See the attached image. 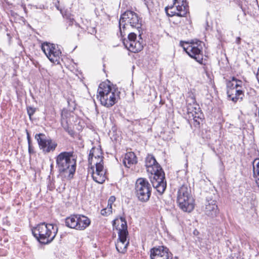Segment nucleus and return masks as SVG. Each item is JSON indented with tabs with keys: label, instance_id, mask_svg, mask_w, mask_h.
I'll return each mask as SVG.
<instances>
[{
	"label": "nucleus",
	"instance_id": "1",
	"mask_svg": "<svg viewBox=\"0 0 259 259\" xmlns=\"http://www.w3.org/2000/svg\"><path fill=\"white\" fill-rule=\"evenodd\" d=\"M145 166L147 171L151 174V182L159 194H162L166 188L165 174L160 165L153 155L148 154L146 158Z\"/></svg>",
	"mask_w": 259,
	"mask_h": 259
},
{
	"label": "nucleus",
	"instance_id": "2",
	"mask_svg": "<svg viewBox=\"0 0 259 259\" xmlns=\"http://www.w3.org/2000/svg\"><path fill=\"white\" fill-rule=\"evenodd\" d=\"M76 158L73 151L62 152L57 155L56 161L59 174L68 179H72L76 170Z\"/></svg>",
	"mask_w": 259,
	"mask_h": 259
},
{
	"label": "nucleus",
	"instance_id": "3",
	"mask_svg": "<svg viewBox=\"0 0 259 259\" xmlns=\"http://www.w3.org/2000/svg\"><path fill=\"white\" fill-rule=\"evenodd\" d=\"M128 24L132 28L137 29L139 33V36L141 39L142 18L132 11H126L121 14L119 21V31L121 37L125 35L126 30H129Z\"/></svg>",
	"mask_w": 259,
	"mask_h": 259
},
{
	"label": "nucleus",
	"instance_id": "4",
	"mask_svg": "<svg viewBox=\"0 0 259 259\" xmlns=\"http://www.w3.org/2000/svg\"><path fill=\"white\" fill-rule=\"evenodd\" d=\"M58 228L51 224L45 223L38 224L32 229L34 237L41 244H47L51 243L55 238Z\"/></svg>",
	"mask_w": 259,
	"mask_h": 259
},
{
	"label": "nucleus",
	"instance_id": "5",
	"mask_svg": "<svg viewBox=\"0 0 259 259\" xmlns=\"http://www.w3.org/2000/svg\"><path fill=\"white\" fill-rule=\"evenodd\" d=\"M177 203L184 211L190 212L194 208V199L191 194V188L187 185H183L178 190Z\"/></svg>",
	"mask_w": 259,
	"mask_h": 259
},
{
	"label": "nucleus",
	"instance_id": "6",
	"mask_svg": "<svg viewBox=\"0 0 259 259\" xmlns=\"http://www.w3.org/2000/svg\"><path fill=\"white\" fill-rule=\"evenodd\" d=\"M181 42V46L187 54L197 62L202 64L203 55L202 53L203 42L198 40H192L190 43Z\"/></svg>",
	"mask_w": 259,
	"mask_h": 259
},
{
	"label": "nucleus",
	"instance_id": "7",
	"mask_svg": "<svg viewBox=\"0 0 259 259\" xmlns=\"http://www.w3.org/2000/svg\"><path fill=\"white\" fill-rule=\"evenodd\" d=\"M152 187L146 178H138L135 183V195L141 202L148 201L151 194Z\"/></svg>",
	"mask_w": 259,
	"mask_h": 259
},
{
	"label": "nucleus",
	"instance_id": "8",
	"mask_svg": "<svg viewBox=\"0 0 259 259\" xmlns=\"http://www.w3.org/2000/svg\"><path fill=\"white\" fill-rule=\"evenodd\" d=\"M35 139L37 141L39 148L45 153L54 151L57 146V143L56 142L48 138L44 134H36Z\"/></svg>",
	"mask_w": 259,
	"mask_h": 259
},
{
	"label": "nucleus",
	"instance_id": "9",
	"mask_svg": "<svg viewBox=\"0 0 259 259\" xmlns=\"http://www.w3.org/2000/svg\"><path fill=\"white\" fill-rule=\"evenodd\" d=\"M41 50L48 58L53 63H58L61 52L53 44L45 42L41 44Z\"/></svg>",
	"mask_w": 259,
	"mask_h": 259
},
{
	"label": "nucleus",
	"instance_id": "10",
	"mask_svg": "<svg viewBox=\"0 0 259 259\" xmlns=\"http://www.w3.org/2000/svg\"><path fill=\"white\" fill-rule=\"evenodd\" d=\"M97 156L99 161H97L96 163V171H94L92 167L89 171H92V177L95 182L99 184H102L105 181L106 179L105 176L106 171L104 169L103 166V157L99 155Z\"/></svg>",
	"mask_w": 259,
	"mask_h": 259
},
{
	"label": "nucleus",
	"instance_id": "11",
	"mask_svg": "<svg viewBox=\"0 0 259 259\" xmlns=\"http://www.w3.org/2000/svg\"><path fill=\"white\" fill-rule=\"evenodd\" d=\"M151 259H172V254L168 248L163 246L153 247L150 250Z\"/></svg>",
	"mask_w": 259,
	"mask_h": 259
},
{
	"label": "nucleus",
	"instance_id": "12",
	"mask_svg": "<svg viewBox=\"0 0 259 259\" xmlns=\"http://www.w3.org/2000/svg\"><path fill=\"white\" fill-rule=\"evenodd\" d=\"M127 235L128 232L126 228L119 230L118 239L115 245L117 250L120 253H124L126 251L129 243L126 240Z\"/></svg>",
	"mask_w": 259,
	"mask_h": 259
},
{
	"label": "nucleus",
	"instance_id": "13",
	"mask_svg": "<svg viewBox=\"0 0 259 259\" xmlns=\"http://www.w3.org/2000/svg\"><path fill=\"white\" fill-rule=\"evenodd\" d=\"M204 213L208 217L214 218L219 213V209L216 200L208 197L203 209Z\"/></svg>",
	"mask_w": 259,
	"mask_h": 259
},
{
	"label": "nucleus",
	"instance_id": "14",
	"mask_svg": "<svg viewBox=\"0 0 259 259\" xmlns=\"http://www.w3.org/2000/svg\"><path fill=\"white\" fill-rule=\"evenodd\" d=\"M114 92L111 91V88L110 85L105 83H101L99 87L98 90V95H97V98L100 100H103V102L105 100V97H106V99L107 97H109L111 98V96H112V94Z\"/></svg>",
	"mask_w": 259,
	"mask_h": 259
},
{
	"label": "nucleus",
	"instance_id": "15",
	"mask_svg": "<svg viewBox=\"0 0 259 259\" xmlns=\"http://www.w3.org/2000/svg\"><path fill=\"white\" fill-rule=\"evenodd\" d=\"M177 11V16L184 17L189 13V7L186 1L184 0H174Z\"/></svg>",
	"mask_w": 259,
	"mask_h": 259
},
{
	"label": "nucleus",
	"instance_id": "16",
	"mask_svg": "<svg viewBox=\"0 0 259 259\" xmlns=\"http://www.w3.org/2000/svg\"><path fill=\"white\" fill-rule=\"evenodd\" d=\"M227 95L228 98L236 103L239 99L242 100L244 97L243 91L241 89L236 88L235 90H228Z\"/></svg>",
	"mask_w": 259,
	"mask_h": 259
},
{
	"label": "nucleus",
	"instance_id": "17",
	"mask_svg": "<svg viewBox=\"0 0 259 259\" xmlns=\"http://www.w3.org/2000/svg\"><path fill=\"white\" fill-rule=\"evenodd\" d=\"M124 45L125 47L131 52L136 53L141 51L143 48V46L140 41H137L136 40L128 42H124Z\"/></svg>",
	"mask_w": 259,
	"mask_h": 259
},
{
	"label": "nucleus",
	"instance_id": "18",
	"mask_svg": "<svg viewBox=\"0 0 259 259\" xmlns=\"http://www.w3.org/2000/svg\"><path fill=\"white\" fill-rule=\"evenodd\" d=\"M77 230H83L88 227L91 223L90 219L82 215H78Z\"/></svg>",
	"mask_w": 259,
	"mask_h": 259
},
{
	"label": "nucleus",
	"instance_id": "19",
	"mask_svg": "<svg viewBox=\"0 0 259 259\" xmlns=\"http://www.w3.org/2000/svg\"><path fill=\"white\" fill-rule=\"evenodd\" d=\"M137 162V157L133 152H128L125 155L123 162L126 167H130L131 164H135Z\"/></svg>",
	"mask_w": 259,
	"mask_h": 259
},
{
	"label": "nucleus",
	"instance_id": "20",
	"mask_svg": "<svg viewBox=\"0 0 259 259\" xmlns=\"http://www.w3.org/2000/svg\"><path fill=\"white\" fill-rule=\"evenodd\" d=\"M78 215H72L68 217L65 220V223L66 226L72 229L77 230V221Z\"/></svg>",
	"mask_w": 259,
	"mask_h": 259
},
{
	"label": "nucleus",
	"instance_id": "21",
	"mask_svg": "<svg viewBox=\"0 0 259 259\" xmlns=\"http://www.w3.org/2000/svg\"><path fill=\"white\" fill-rule=\"evenodd\" d=\"M106 98V97H105L104 99L105 101L104 102H103V100H100V101L101 102V104L106 107L108 108L112 106L116 102V99L114 93L112 94V96H111V98L108 97H107V100Z\"/></svg>",
	"mask_w": 259,
	"mask_h": 259
},
{
	"label": "nucleus",
	"instance_id": "22",
	"mask_svg": "<svg viewBox=\"0 0 259 259\" xmlns=\"http://www.w3.org/2000/svg\"><path fill=\"white\" fill-rule=\"evenodd\" d=\"M195 126H198L203 120V114L202 112H198L196 114L192 115Z\"/></svg>",
	"mask_w": 259,
	"mask_h": 259
},
{
	"label": "nucleus",
	"instance_id": "23",
	"mask_svg": "<svg viewBox=\"0 0 259 259\" xmlns=\"http://www.w3.org/2000/svg\"><path fill=\"white\" fill-rule=\"evenodd\" d=\"M193 104L189 103L187 106V111L189 114H193L194 111H199L200 107L199 105L195 103V99L192 98Z\"/></svg>",
	"mask_w": 259,
	"mask_h": 259
},
{
	"label": "nucleus",
	"instance_id": "24",
	"mask_svg": "<svg viewBox=\"0 0 259 259\" xmlns=\"http://www.w3.org/2000/svg\"><path fill=\"white\" fill-rule=\"evenodd\" d=\"M166 14L169 17L177 16V11L176 6L173 4L172 6L167 7L165 8Z\"/></svg>",
	"mask_w": 259,
	"mask_h": 259
},
{
	"label": "nucleus",
	"instance_id": "25",
	"mask_svg": "<svg viewBox=\"0 0 259 259\" xmlns=\"http://www.w3.org/2000/svg\"><path fill=\"white\" fill-rule=\"evenodd\" d=\"M137 34L135 32H131L128 35V38L126 40H123V42H128L130 43V41H133L136 40L137 39Z\"/></svg>",
	"mask_w": 259,
	"mask_h": 259
},
{
	"label": "nucleus",
	"instance_id": "26",
	"mask_svg": "<svg viewBox=\"0 0 259 259\" xmlns=\"http://www.w3.org/2000/svg\"><path fill=\"white\" fill-rule=\"evenodd\" d=\"M112 212V207L110 206L106 208L102 209L101 210V214L104 216H107Z\"/></svg>",
	"mask_w": 259,
	"mask_h": 259
},
{
	"label": "nucleus",
	"instance_id": "27",
	"mask_svg": "<svg viewBox=\"0 0 259 259\" xmlns=\"http://www.w3.org/2000/svg\"><path fill=\"white\" fill-rule=\"evenodd\" d=\"M27 111L29 116V118H31V116L34 114V113L36 111V108L30 106L27 107Z\"/></svg>",
	"mask_w": 259,
	"mask_h": 259
},
{
	"label": "nucleus",
	"instance_id": "28",
	"mask_svg": "<svg viewBox=\"0 0 259 259\" xmlns=\"http://www.w3.org/2000/svg\"><path fill=\"white\" fill-rule=\"evenodd\" d=\"M95 149L93 148L90 152V154L89 155V162L90 164H92V161L93 158V157L94 156V153L95 152Z\"/></svg>",
	"mask_w": 259,
	"mask_h": 259
},
{
	"label": "nucleus",
	"instance_id": "29",
	"mask_svg": "<svg viewBox=\"0 0 259 259\" xmlns=\"http://www.w3.org/2000/svg\"><path fill=\"white\" fill-rule=\"evenodd\" d=\"M62 125L64 128V129L68 133V134L70 135H72L73 134V131L70 129L68 125H64L63 122H62Z\"/></svg>",
	"mask_w": 259,
	"mask_h": 259
},
{
	"label": "nucleus",
	"instance_id": "30",
	"mask_svg": "<svg viewBox=\"0 0 259 259\" xmlns=\"http://www.w3.org/2000/svg\"><path fill=\"white\" fill-rule=\"evenodd\" d=\"M235 83L234 82L231 81L228 82L227 85L228 90H235L236 89V87H235Z\"/></svg>",
	"mask_w": 259,
	"mask_h": 259
},
{
	"label": "nucleus",
	"instance_id": "31",
	"mask_svg": "<svg viewBox=\"0 0 259 259\" xmlns=\"http://www.w3.org/2000/svg\"><path fill=\"white\" fill-rule=\"evenodd\" d=\"M235 83V87L239 89H241L243 84V82L239 79H238Z\"/></svg>",
	"mask_w": 259,
	"mask_h": 259
},
{
	"label": "nucleus",
	"instance_id": "32",
	"mask_svg": "<svg viewBox=\"0 0 259 259\" xmlns=\"http://www.w3.org/2000/svg\"><path fill=\"white\" fill-rule=\"evenodd\" d=\"M115 197L114 196H111L108 200V206L110 205L112 207V204L115 201Z\"/></svg>",
	"mask_w": 259,
	"mask_h": 259
},
{
	"label": "nucleus",
	"instance_id": "33",
	"mask_svg": "<svg viewBox=\"0 0 259 259\" xmlns=\"http://www.w3.org/2000/svg\"><path fill=\"white\" fill-rule=\"evenodd\" d=\"M120 220L122 222V224L121 225V227H122L121 229H123V228H124V229L126 228L127 229L126 222L125 221V219L123 218H120Z\"/></svg>",
	"mask_w": 259,
	"mask_h": 259
},
{
	"label": "nucleus",
	"instance_id": "34",
	"mask_svg": "<svg viewBox=\"0 0 259 259\" xmlns=\"http://www.w3.org/2000/svg\"><path fill=\"white\" fill-rule=\"evenodd\" d=\"M28 152L30 154L34 153V150L33 149L32 146L31 145V141L28 142Z\"/></svg>",
	"mask_w": 259,
	"mask_h": 259
},
{
	"label": "nucleus",
	"instance_id": "35",
	"mask_svg": "<svg viewBox=\"0 0 259 259\" xmlns=\"http://www.w3.org/2000/svg\"><path fill=\"white\" fill-rule=\"evenodd\" d=\"M26 135H27V141L28 142H30L31 141V138H30V135L29 133V132L27 130H26Z\"/></svg>",
	"mask_w": 259,
	"mask_h": 259
},
{
	"label": "nucleus",
	"instance_id": "36",
	"mask_svg": "<svg viewBox=\"0 0 259 259\" xmlns=\"http://www.w3.org/2000/svg\"><path fill=\"white\" fill-rule=\"evenodd\" d=\"M240 40H241V38L239 37H237L236 40V42L237 44H239L240 43Z\"/></svg>",
	"mask_w": 259,
	"mask_h": 259
},
{
	"label": "nucleus",
	"instance_id": "37",
	"mask_svg": "<svg viewBox=\"0 0 259 259\" xmlns=\"http://www.w3.org/2000/svg\"><path fill=\"white\" fill-rule=\"evenodd\" d=\"M198 112H201L200 109L199 110V111H197V110H195V111H194L193 114H192V115H193L194 114H196Z\"/></svg>",
	"mask_w": 259,
	"mask_h": 259
},
{
	"label": "nucleus",
	"instance_id": "38",
	"mask_svg": "<svg viewBox=\"0 0 259 259\" xmlns=\"http://www.w3.org/2000/svg\"><path fill=\"white\" fill-rule=\"evenodd\" d=\"M237 80H238V79H237V78H236L235 77H233L232 78V80H231V81H232V82H235V83Z\"/></svg>",
	"mask_w": 259,
	"mask_h": 259
},
{
	"label": "nucleus",
	"instance_id": "39",
	"mask_svg": "<svg viewBox=\"0 0 259 259\" xmlns=\"http://www.w3.org/2000/svg\"><path fill=\"white\" fill-rule=\"evenodd\" d=\"M116 221H118L117 220H114L113 221V226L114 227L115 226V223H116Z\"/></svg>",
	"mask_w": 259,
	"mask_h": 259
}]
</instances>
